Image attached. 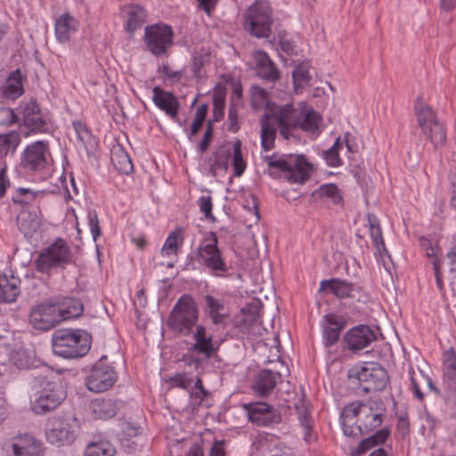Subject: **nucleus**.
<instances>
[{
	"label": "nucleus",
	"mask_w": 456,
	"mask_h": 456,
	"mask_svg": "<svg viewBox=\"0 0 456 456\" xmlns=\"http://www.w3.org/2000/svg\"><path fill=\"white\" fill-rule=\"evenodd\" d=\"M381 403L354 401L344 407L340 425L346 436L356 438L379 428L383 422Z\"/></svg>",
	"instance_id": "1"
},
{
	"label": "nucleus",
	"mask_w": 456,
	"mask_h": 456,
	"mask_svg": "<svg viewBox=\"0 0 456 456\" xmlns=\"http://www.w3.org/2000/svg\"><path fill=\"white\" fill-rule=\"evenodd\" d=\"M91 336L83 330H56L52 338L54 354L74 359L86 355L91 347Z\"/></svg>",
	"instance_id": "2"
},
{
	"label": "nucleus",
	"mask_w": 456,
	"mask_h": 456,
	"mask_svg": "<svg viewBox=\"0 0 456 456\" xmlns=\"http://www.w3.org/2000/svg\"><path fill=\"white\" fill-rule=\"evenodd\" d=\"M243 29L256 38H269L273 33V10L269 2L256 0L242 15Z\"/></svg>",
	"instance_id": "3"
},
{
	"label": "nucleus",
	"mask_w": 456,
	"mask_h": 456,
	"mask_svg": "<svg viewBox=\"0 0 456 456\" xmlns=\"http://www.w3.org/2000/svg\"><path fill=\"white\" fill-rule=\"evenodd\" d=\"M199 308L196 301L189 294H183L178 298L170 312L167 320V327L175 333L188 336L196 327L199 319Z\"/></svg>",
	"instance_id": "4"
},
{
	"label": "nucleus",
	"mask_w": 456,
	"mask_h": 456,
	"mask_svg": "<svg viewBox=\"0 0 456 456\" xmlns=\"http://www.w3.org/2000/svg\"><path fill=\"white\" fill-rule=\"evenodd\" d=\"M414 112L422 134L436 148L443 146L446 141V133L443 125L437 120L434 110L422 99L418 98Z\"/></svg>",
	"instance_id": "5"
},
{
	"label": "nucleus",
	"mask_w": 456,
	"mask_h": 456,
	"mask_svg": "<svg viewBox=\"0 0 456 456\" xmlns=\"http://www.w3.org/2000/svg\"><path fill=\"white\" fill-rule=\"evenodd\" d=\"M72 254L67 242L58 238L50 246L41 250L34 261L35 268L42 273H49L53 268L69 265Z\"/></svg>",
	"instance_id": "6"
},
{
	"label": "nucleus",
	"mask_w": 456,
	"mask_h": 456,
	"mask_svg": "<svg viewBox=\"0 0 456 456\" xmlns=\"http://www.w3.org/2000/svg\"><path fill=\"white\" fill-rule=\"evenodd\" d=\"M207 243L201 244L197 248L195 255L198 260L216 277H224L229 268L218 248V239L215 232H210L205 239Z\"/></svg>",
	"instance_id": "7"
},
{
	"label": "nucleus",
	"mask_w": 456,
	"mask_h": 456,
	"mask_svg": "<svg viewBox=\"0 0 456 456\" xmlns=\"http://www.w3.org/2000/svg\"><path fill=\"white\" fill-rule=\"evenodd\" d=\"M269 167H276L284 173L285 178L289 183H304L309 178L312 165L302 155L290 157L287 159L273 160L266 157Z\"/></svg>",
	"instance_id": "8"
},
{
	"label": "nucleus",
	"mask_w": 456,
	"mask_h": 456,
	"mask_svg": "<svg viewBox=\"0 0 456 456\" xmlns=\"http://www.w3.org/2000/svg\"><path fill=\"white\" fill-rule=\"evenodd\" d=\"M174 32L172 27L167 24H155L144 28V43L147 50L153 55H165L172 47Z\"/></svg>",
	"instance_id": "9"
},
{
	"label": "nucleus",
	"mask_w": 456,
	"mask_h": 456,
	"mask_svg": "<svg viewBox=\"0 0 456 456\" xmlns=\"http://www.w3.org/2000/svg\"><path fill=\"white\" fill-rule=\"evenodd\" d=\"M65 398L61 384L46 382L45 386L34 395L32 409L37 414H43L56 409Z\"/></svg>",
	"instance_id": "10"
},
{
	"label": "nucleus",
	"mask_w": 456,
	"mask_h": 456,
	"mask_svg": "<svg viewBox=\"0 0 456 456\" xmlns=\"http://www.w3.org/2000/svg\"><path fill=\"white\" fill-rule=\"evenodd\" d=\"M117 379L114 368L99 361L89 370L85 384L91 392L103 393L113 387Z\"/></svg>",
	"instance_id": "11"
},
{
	"label": "nucleus",
	"mask_w": 456,
	"mask_h": 456,
	"mask_svg": "<svg viewBox=\"0 0 456 456\" xmlns=\"http://www.w3.org/2000/svg\"><path fill=\"white\" fill-rule=\"evenodd\" d=\"M262 304L258 300H253L241 308L237 317L236 326L242 335L249 339H256L261 335L262 327L258 322Z\"/></svg>",
	"instance_id": "12"
},
{
	"label": "nucleus",
	"mask_w": 456,
	"mask_h": 456,
	"mask_svg": "<svg viewBox=\"0 0 456 456\" xmlns=\"http://www.w3.org/2000/svg\"><path fill=\"white\" fill-rule=\"evenodd\" d=\"M302 110L303 108H295L291 103H286L272 109L268 114L279 126L280 134L288 140L292 135L290 130L298 128Z\"/></svg>",
	"instance_id": "13"
},
{
	"label": "nucleus",
	"mask_w": 456,
	"mask_h": 456,
	"mask_svg": "<svg viewBox=\"0 0 456 456\" xmlns=\"http://www.w3.org/2000/svg\"><path fill=\"white\" fill-rule=\"evenodd\" d=\"M354 376L358 379L363 392H377L385 389L388 377L384 368L378 364L363 366Z\"/></svg>",
	"instance_id": "14"
},
{
	"label": "nucleus",
	"mask_w": 456,
	"mask_h": 456,
	"mask_svg": "<svg viewBox=\"0 0 456 456\" xmlns=\"http://www.w3.org/2000/svg\"><path fill=\"white\" fill-rule=\"evenodd\" d=\"M45 438L54 446L61 447L72 444L76 439V432L69 424L56 417L50 418L45 425Z\"/></svg>",
	"instance_id": "15"
},
{
	"label": "nucleus",
	"mask_w": 456,
	"mask_h": 456,
	"mask_svg": "<svg viewBox=\"0 0 456 456\" xmlns=\"http://www.w3.org/2000/svg\"><path fill=\"white\" fill-rule=\"evenodd\" d=\"M248 420L257 427H267L281 421L280 414L273 407L263 402L250 403L243 405Z\"/></svg>",
	"instance_id": "16"
},
{
	"label": "nucleus",
	"mask_w": 456,
	"mask_h": 456,
	"mask_svg": "<svg viewBox=\"0 0 456 456\" xmlns=\"http://www.w3.org/2000/svg\"><path fill=\"white\" fill-rule=\"evenodd\" d=\"M59 314L56 313L54 305L50 304H40L36 305L30 312L29 322L37 330H48L60 322Z\"/></svg>",
	"instance_id": "17"
},
{
	"label": "nucleus",
	"mask_w": 456,
	"mask_h": 456,
	"mask_svg": "<svg viewBox=\"0 0 456 456\" xmlns=\"http://www.w3.org/2000/svg\"><path fill=\"white\" fill-rule=\"evenodd\" d=\"M23 125L33 133H46L49 126L39 105L35 100L21 104Z\"/></svg>",
	"instance_id": "18"
},
{
	"label": "nucleus",
	"mask_w": 456,
	"mask_h": 456,
	"mask_svg": "<svg viewBox=\"0 0 456 456\" xmlns=\"http://www.w3.org/2000/svg\"><path fill=\"white\" fill-rule=\"evenodd\" d=\"M48 142L37 141L26 147L23 151L21 164L30 170H42L46 165Z\"/></svg>",
	"instance_id": "19"
},
{
	"label": "nucleus",
	"mask_w": 456,
	"mask_h": 456,
	"mask_svg": "<svg viewBox=\"0 0 456 456\" xmlns=\"http://www.w3.org/2000/svg\"><path fill=\"white\" fill-rule=\"evenodd\" d=\"M12 448L13 456H45L42 442L29 434H22L14 437Z\"/></svg>",
	"instance_id": "20"
},
{
	"label": "nucleus",
	"mask_w": 456,
	"mask_h": 456,
	"mask_svg": "<svg viewBox=\"0 0 456 456\" xmlns=\"http://www.w3.org/2000/svg\"><path fill=\"white\" fill-rule=\"evenodd\" d=\"M376 340L375 333L366 325H359L350 329L344 337L348 349L359 351L369 346Z\"/></svg>",
	"instance_id": "21"
},
{
	"label": "nucleus",
	"mask_w": 456,
	"mask_h": 456,
	"mask_svg": "<svg viewBox=\"0 0 456 456\" xmlns=\"http://www.w3.org/2000/svg\"><path fill=\"white\" fill-rule=\"evenodd\" d=\"M60 322L64 320L77 318L83 314L84 305L80 299L71 297H56L52 298Z\"/></svg>",
	"instance_id": "22"
},
{
	"label": "nucleus",
	"mask_w": 456,
	"mask_h": 456,
	"mask_svg": "<svg viewBox=\"0 0 456 456\" xmlns=\"http://www.w3.org/2000/svg\"><path fill=\"white\" fill-rule=\"evenodd\" d=\"M443 383L444 403L456 405V357L453 354L444 362Z\"/></svg>",
	"instance_id": "23"
},
{
	"label": "nucleus",
	"mask_w": 456,
	"mask_h": 456,
	"mask_svg": "<svg viewBox=\"0 0 456 456\" xmlns=\"http://www.w3.org/2000/svg\"><path fill=\"white\" fill-rule=\"evenodd\" d=\"M345 319L335 314L324 315L322 322V333L324 345L330 346L339 339L340 333L346 326Z\"/></svg>",
	"instance_id": "24"
},
{
	"label": "nucleus",
	"mask_w": 456,
	"mask_h": 456,
	"mask_svg": "<svg viewBox=\"0 0 456 456\" xmlns=\"http://www.w3.org/2000/svg\"><path fill=\"white\" fill-rule=\"evenodd\" d=\"M255 60L259 78L268 83H275L281 78V72L276 64L265 51L256 52Z\"/></svg>",
	"instance_id": "25"
},
{
	"label": "nucleus",
	"mask_w": 456,
	"mask_h": 456,
	"mask_svg": "<svg viewBox=\"0 0 456 456\" xmlns=\"http://www.w3.org/2000/svg\"><path fill=\"white\" fill-rule=\"evenodd\" d=\"M282 376L279 370H262L256 376L253 389L260 396H266L275 388L277 383L281 381Z\"/></svg>",
	"instance_id": "26"
},
{
	"label": "nucleus",
	"mask_w": 456,
	"mask_h": 456,
	"mask_svg": "<svg viewBox=\"0 0 456 456\" xmlns=\"http://www.w3.org/2000/svg\"><path fill=\"white\" fill-rule=\"evenodd\" d=\"M152 101L161 110L173 119L177 118L179 103L176 97L170 92L162 90L159 86L152 89Z\"/></svg>",
	"instance_id": "27"
},
{
	"label": "nucleus",
	"mask_w": 456,
	"mask_h": 456,
	"mask_svg": "<svg viewBox=\"0 0 456 456\" xmlns=\"http://www.w3.org/2000/svg\"><path fill=\"white\" fill-rule=\"evenodd\" d=\"M203 298L205 301L204 314L209 317L214 325H223L229 316L225 313L224 301L209 294L205 295Z\"/></svg>",
	"instance_id": "28"
},
{
	"label": "nucleus",
	"mask_w": 456,
	"mask_h": 456,
	"mask_svg": "<svg viewBox=\"0 0 456 456\" xmlns=\"http://www.w3.org/2000/svg\"><path fill=\"white\" fill-rule=\"evenodd\" d=\"M79 22L72 15L66 12L55 20V37L58 42L63 44L69 40L71 35L78 28Z\"/></svg>",
	"instance_id": "29"
},
{
	"label": "nucleus",
	"mask_w": 456,
	"mask_h": 456,
	"mask_svg": "<svg viewBox=\"0 0 456 456\" xmlns=\"http://www.w3.org/2000/svg\"><path fill=\"white\" fill-rule=\"evenodd\" d=\"M193 338L195 343L191 347V350L204 355L206 358H211L216 348L213 344L212 336L207 335L206 328L203 325L196 326Z\"/></svg>",
	"instance_id": "30"
},
{
	"label": "nucleus",
	"mask_w": 456,
	"mask_h": 456,
	"mask_svg": "<svg viewBox=\"0 0 456 456\" xmlns=\"http://www.w3.org/2000/svg\"><path fill=\"white\" fill-rule=\"evenodd\" d=\"M90 409L94 419H109L118 411V403L110 398H96L91 402Z\"/></svg>",
	"instance_id": "31"
},
{
	"label": "nucleus",
	"mask_w": 456,
	"mask_h": 456,
	"mask_svg": "<svg viewBox=\"0 0 456 456\" xmlns=\"http://www.w3.org/2000/svg\"><path fill=\"white\" fill-rule=\"evenodd\" d=\"M20 283L19 278L5 274L0 275V301L3 303H12L20 295Z\"/></svg>",
	"instance_id": "32"
},
{
	"label": "nucleus",
	"mask_w": 456,
	"mask_h": 456,
	"mask_svg": "<svg viewBox=\"0 0 456 456\" xmlns=\"http://www.w3.org/2000/svg\"><path fill=\"white\" fill-rule=\"evenodd\" d=\"M319 291H330L338 298L351 296L353 284L338 279H330L321 281Z\"/></svg>",
	"instance_id": "33"
},
{
	"label": "nucleus",
	"mask_w": 456,
	"mask_h": 456,
	"mask_svg": "<svg viewBox=\"0 0 456 456\" xmlns=\"http://www.w3.org/2000/svg\"><path fill=\"white\" fill-rule=\"evenodd\" d=\"M389 434L390 431L388 428H383L378 430L372 436L362 440L358 446L351 452V455L359 456L377 445L383 444L389 436Z\"/></svg>",
	"instance_id": "34"
},
{
	"label": "nucleus",
	"mask_w": 456,
	"mask_h": 456,
	"mask_svg": "<svg viewBox=\"0 0 456 456\" xmlns=\"http://www.w3.org/2000/svg\"><path fill=\"white\" fill-rule=\"evenodd\" d=\"M261 126V145L263 149L267 151L274 147L277 129L273 123H272L271 115L265 114L260 119Z\"/></svg>",
	"instance_id": "35"
},
{
	"label": "nucleus",
	"mask_w": 456,
	"mask_h": 456,
	"mask_svg": "<svg viewBox=\"0 0 456 456\" xmlns=\"http://www.w3.org/2000/svg\"><path fill=\"white\" fill-rule=\"evenodd\" d=\"M126 28L131 34L141 28L146 20L145 10L137 4H130L126 7Z\"/></svg>",
	"instance_id": "36"
},
{
	"label": "nucleus",
	"mask_w": 456,
	"mask_h": 456,
	"mask_svg": "<svg viewBox=\"0 0 456 456\" xmlns=\"http://www.w3.org/2000/svg\"><path fill=\"white\" fill-rule=\"evenodd\" d=\"M366 220L374 247L379 253L386 251L379 218L373 213L369 212L366 214Z\"/></svg>",
	"instance_id": "37"
},
{
	"label": "nucleus",
	"mask_w": 456,
	"mask_h": 456,
	"mask_svg": "<svg viewBox=\"0 0 456 456\" xmlns=\"http://www.w3.org/2000/svg\"><path fill=\"white\" fill-rule=\"evenodd\" d=\"M110 159L119 173L128 175L133 171L131 159L122 147L117 146L111 151Z\"/></svg>",
	"instance_id": "38"
},
{
	"label": "nucleus",
	"mask_w": 456,
	"mask_h": 456,
	"mask_svg": "<svg viewBox=\"0 0 456 456\" xmlns=\"http://www.w3.org/2000/svg\"><path fill=\"white\" fill-rule=\"evenodd\" d=\"M24 93L22 74L20 69L12 71L4 86V94L9 99H16Z\"/></svg>",
	"instance_id": "39"
},
{
	"label": "nucleus",
	"mask_w": 456,
	"mask_h": 456,
	"mask_svg": "<svg viewBox=\"0 0 456 456\" xmlns=\"http://www.w3.org/2000/svg\"><path fill=\"white\" fill-rule=\"evenodd\" d=\"M183 228L177 227L167 236L161 249L163 256H176L178 247L183 241Z\"/></svg>",
	"instance_id": "40"
},
{
	"label": "nucleus",
	"mask_w": 456,
	"mask_h": 456,
	"mask_svg": "<svg viewBox=\"0 0 456 456\" xmlns=\"http://www.w3.org/2000/svg\"><path fill=\"white\" fill-rule=\"evenodd\" d=\"M226 89L224 86H216L213 92V117L212 123L220 121L224 115Z\"/></svg>",
	"instance_id": "41"
},
{
	"label": "nucleus",
	"mask_w": 456,
	"mask_h": 456,
	"mask_svg": "<svg viewBox=\"0 0 456 456\" xmlns=\"http://www.w3.org/2000/svg\"><path fill=\"white\" fill-rule=\"evenodd\" d=\"M302 118L298 128L310 133H316L319 130L320 116L311 108H303Z\"/></svg>",
	"instance_id": "42"
},
{
	"label": "nucleus",
	"mask_w": 456,
	"mask_h": 456,
	"mask_svg": "<svg viewBox=\"0 0 456 456\" xmlns=\"http://www.w3.org/2000/svg\"><path fill=\"white\" fill-rule=\"evenodd\" d=\"M312 196L319 200L329 199L335 205L340 204L343 200L338 186L334 183H327L320 186L317 190L313 191Z\"/></svg>",
	"instance_id": "43"
},
{
	"label": "nucleus",
	"mask_w": 456,
	"mask_h": 456,
	"mask_svg": "<svg viewBox=\"0 0 456 456\" xmlns=\"http://www.w3.org/2000/svg\"><path fill=\"white\" fill-rule=\"evenodd\" d=\"M292 78L295 88L305 87L310 85L312 79L310 63L308 61H302L297 65L292 71Z\"/></svg>",
	"instance_id": "44"
},
{
	"label": "nucleus",
	"mask_w": 456,
	"mask_h": 456,
	"mask_svg": "<svg viewBox=\"0 0 456 456\" xmlns=\"http://www.w3.org/2000/svg\"><path fill=\"white\" fill-rule=\"evenodd\" d=\"M115 452V448L110 442L101 440L90 443L85 450V456H114Z\"/></svg>",
	"instance_id": "45"
},
{
	"label": "nucleus",
	"mask_w": 456,
	"mask_h": 456,
	"mask_svg": "<svg viewBox=\"0 0 456 456\" xmlns=\"http://www.w3.org/2000/svg\"><path fill=\"white\" fill-rule=\"evenodd\" d=\"M408 374L410 376L411 387L413 395L418 400L423 401L424 394L420 390L419 386L420 383L425 382L428 374H426L419 367H417L415 370L411 365L408 368Z\"/></svg>",
	"instance_id": "46"
},
{
	"label": "nucleus",
	"mask_w": 456,
	"mask_h": 456,
	"mask_svg": "<svg viewBox=\"0 0 456 456\" xmlns=\"http://www.w3.org/2000/svg\"><path fill=\"white\" fill-rule=\"evenodd\" d=\"M17 224L20 232L27 235L39 227V221L31 213L21 211L17 217Z\"/></svg>",
	"instance_id": "47"
},
{
	"label": "nucleus",
	"mask_w": 456,
	"mask_h": 456,
	"mask_svg": "<svg viewBox=\"0 0 456 456\" xmlns=\"http://www.w3.org/2000/svg\"><path fill=\"white\" fill-rule=\"evenodd\" d=\"M20 142V136L16 131L0 134V155H6L10 151H14Z\"/></svg>",
	"instance_id": "48"
},
{
	"label": "nucleus",
	"mask_w": 456,
	"mask_h": 456,
	"mask_svg": "<svg viewBox=\"0 0 456 456\" xmlns=\"http://www.w3.org/2000/svg\"><path fill=\"white\" fill-rule=\"evenodd\" d=\"M251 105L254 109H262L269 104L270 94L259 86H253L250 89Z\"/></svg>",
	"instance_id": "49"
},
{
	"label": "nucleus",
	"mask_w": 456,
	"mask_h": 456,
	"mask_svg": "<svg viewBox=\"0 0 456 456\" xmlns=\"http://www.w3.org/2000/svg\"><path fill=\"white\" fill-rule=\"evenodd\" d=\"M241 145L242 142L240 139H236L233 142V154H232V167L235 176H240L245 171L246 168V161L243 159L241 152Z\"/></svg>",
	"instance_id": "50"
},
{
	"label": "nucleus",
	"mask_w": 456,
	"mask_h": 456,
	"mask_svg": "<svg viewBox=\"0 0 456 456\" xmlns=\"http://www.w3.org/2000/svg\"><path fill=\"white\" fill-rule=\"evenodd\" d=\"M343 147L340 142V138L338 137L334 144L327 151L323 152L324 159L328 166L338 167L342 165L341 159L338 155V151Z\"/></svg>",
	"instance_id": "51"
},
{
	"label": "nucleus",
	"mask_w": 456,
	"mask_h": 456,
	"mask_svg": "<svg viewBox=\"0 0 456 456\" xmlns=\"http://www.w3.org/2000/svg\"><path fill=\"white\" fill-rule=\"evenodd\" d=\"M229 151L221 154H214L210 166V173L213 176H217L220 172H226L228 169Z\"/></svg>",
	"instance_id": "52"
},
{
	"label": "nucleus",
	"mask_w": 456,
	"mask_h": 456,
	"mask_svg": "<svg viewBox=\"0 0 456 456\" xmlns=\"http://www.w3.org/2000/svg\"><path fill=\"white\" fill-rule=\"evenodd\" d=\"M166 383L170 384V387H178L184 390L191 388L193 379L185 372H177L166 379Z\"/></svg>",
	"instance_id": "53"
},
{
	"label": "nucleus",
	"mask_w": 456,
	"mask_h": 456,
	"mask_svg": "<svg viewBox=\"0 0 456 456\" xmlns=\"http://www.w3.org/2000/svg\"><path fill=\"white\" fill-rule=\"evenodd\" d=\"M208 113V105L202 104L200 107H198L195 114L194 120L191 126V131L188 134V139L192 142L193 136L197 134V133L200 131V129L202 126V124L206 118Z\"/></svg>",
	"instance_id": "54"
},
{
	"label": "nucleus",
	"mask_w": 456,
	"mask_h": 456,
	"mask_svg": "<svg viewBox=\"0 0 456 456\" xmlns=\"http://www.w3.org/2000/svg\"><path fill=\"white\" fill-rule=\"evenodd\" d=\"M419 247L425 251L427 257L432 258V260L438 258L439 248L437 245H433L428 239L419 238Z\"/></svg>",
	"instance_id": "55"
},
{
	"label": "nucleus",
	"mask_w": 456,
	"mask_h": 456,
	"mask_svg": "<svg viewBox=\"0 0 456 456\" xmlns=\"http://www.w3.org/2000/svg\"><path fill=\"white\" fill-rule=\"evenodd\" d=\"M159 72L161 73L171 84L180 81L183 76V72L182 70L175 71L167 64L162 65V67L159 69Z\"/></svg>",
	"instance_id": "56"
},
{
	"label": "nucleus",
	"mask_w": 456,
	"mask_h": 456,
	"mask_svg": "<svg viewBox=\"0 0 456 456\" xmlns=\"http://www.w3.org/2000/svg\"><path fill=\"white\" fill-rule=\"evenodd\" d=\"M269 449V456H294L292 449L283 443L274 441Z\"/></svg>",
	"instance_id": "57"
},
{
	"label": "nucleus",
	"mask_w": 456,
	"mask_h": 456,
	"mask_svg": "<svg viewBox=\"0 0 456 456\" xmlns=\"http://www.w3.org/2000/svg\"><path fill=\"white\" fill-rule=\"evenodd\" d=\"M212 138H213V123H212V120H208L203 138L201 139L200 142L198 145V150L201 154L204 153L208 150L209 143L212 141Z\"/></svg>",
	"instance_id": "58"
},
{
	"label": "nucleus",
	"mask_w": 456,
	"mask_h": 456,
	"mask_svg": "<svg viewBox=\"0 0 456 456\" xmlns=\"http://www.w3.org/2000/svg\"><path fill=\"white\" fill-rule=\"evenodd\" d=\"M73 127L77 134V139L85 144L91 137V134L87 126L80 121L73 122Z\"/></svg>",
	"instance_id": "59"
},
{
	"label": "nucleus",
	"mask_w": 456,
	"mask_h": 456,
	"mask_svg": "<svg viewBox=\"0 0 456 456\" xmlns=\"http://www.w3.org/2000/svg\"><path fill=\"white\" fill-rule=\"evenodd\" d=\"M238 111L236 109V106L231 102L230 108H229V113H228V131L232 133H236L240 129V125L238 121Z\"/></svg>",
	"instance_id": "60"
},
{
	"label": "nucleus",
	"mask_w": 456,
	"mask_h": 456,
	"mask_svg": "<svg viewBox=\"0 0 456 456\" xmlns=\"http://www.w3.org/2000/svg\"><path fill=\"white\" fill-rule=\"evenodd\" d=\"M212 198L210 196H202L199 199L200 211L205 215L206 218L215 220L212 214Z\"/></svg>",
	"instance_id": "61"
},
{
	"label": "nucleus",
	"mask_w": 456,
	"mask_h": 456,
	"mask_svg": "<svg viewBox=\"0 0 456 456\" xmlns=\"http://www.w3.org/2000/svg\"><path fill=\"white\" fill-rule=\"evenodd\" d=\"M209 55L208 54H198L195 55L192 59V72L196 77H200V69L204 67V65L208 62Z\"/></svg>",
	"instance_id": "62"
},
{
	"label": "nucleus",
	"mask_w": 456,
	"mask_h": 456,
	"mask_svg": "<svg viewBox=\"0 0 456 456\" xmlns=\"http://www.w3.org/2000/svg\"><path fill=\"white\" fill-rule=\"evenodd\" d=\"M88 224H89V227H90V231H91L93 239L95 241L96 239L101 234V227H100V224H99V219H98L97 214L95 212L89 213Z\"/></svg>",
	"instance_id": "63"
},
{
	"label": "nucleus",
	"mask_w": 456,
	"mask_h": 456,
	"mask_svg": "<svg viewBox=\"0 0 456 456\" xmlns=\"http://www.w3.org/2000/svg\"><path fill=\"white\" fill-rule=\"evenodd\" d=\"M449 273L452 277H456V244L451 248L446 254Z\"/></svg>",
	"instance_id": "64"
}]
</instances>
